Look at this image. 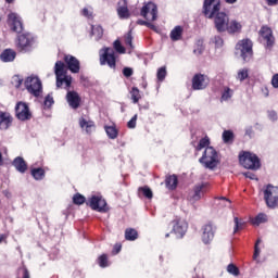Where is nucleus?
<instances>
[{"label":"nucleus","instance_id":"1","mask_svg":"<svg viewBox=\"0 0 278 278\" xmlns=\"http://www.w3.org/2000/svg\"><path fill=\"white\" fill-rule=\"evenodd\" d=\"M37 47V41L30 33H24L23 35H18L16 41V49L21 53H30Z\"/></svg>","mask_w":278,"mask_h":278},{"label":"nucleus","instance_id":"2","mask_svg":"<svg viewBox=\"0 0 278 278\" xmlns=\"http://www.w3.org/2000/svg\"><path fill=\"white\" fill-rule=\"evenodd\" d=\"M238 161L239 164L245 169L256 170L261 168V160L254 153L242 151L238 155Z\"/></svg>","mask_w":278,"mask_h":278},{"label":"nucleus","instance_id":"3","mask_svg":"<svg viewBox=\"0 0 278 278\" xmlns=\"http://www.w3.org/2000/svg\"><path fill=\"white\" fill-rule=\"evenodd\" d=\"M257 35H258L257 41L261 45H263L265 49L271 50L275 47L276 37L270 26H267V25L261 26Z\"/></svg>","mask_w":278,"mask_h":278},{"label":"nucleus","instance_id":"4","mask_svg":"<svg viewBox=\"0 0 278 278\" xmlns=\"http://www.w3.org/2000/svg\"><path fill=\"white\" fill-rule=\"evenodd\" d=\"M243 62H250L253 58V41L251 39H240L235 46Z\"/></svg>","mask_w":278,"mask_h":278},{"label":"nucleus","instance_id":"5","mask_svg":"<svg viewBox=\"0 0 278 278\" xmlns=\"http://www.w3.org/2000/svg\"><path fill=\"white\" fill-rule=\"evenodd\" d=\"M200 164L205 168L214 170L219 164L217 151L213 147L206 148V150H204V154L200 157Z\"/></svg>","mask_w":278,"mask_h":278},{"label":"nucleus","instance_id":"6","mask_svg":"<svg viewBox=\"0 0 278 278\" xmlns=\"http://www.w3.org/2000/svg\"><path fill=\"white\" fill-rule=\"evenodd\" d=\"M117 56L113 48H102L100 50V65H108L111 70L116 71Z\"/></svg>","mask_w":278,"mask_h":278},{"label":"nucleus","instance_id":"7","mask_svg":"<svg viewBox=\"0 0 278 278\" xmlns=\"http://www.w3.org/2000/svg\"><path fill=\"white\" fill-rule=\"evenodd\" d=\"M220 0H204V4L202 5V13H204V17L212 20L220 12Z\"/></svg>","mask_w":278,"mask_h":278},{"label":"nucleus","instance_id":"8","mask_svg":"<svg viewBox=\"0 0 278 278\" xmlns=\"http://www.w3.org/2000/svg\"><path fill=\"white\" fill-rule=\"evenodd\" d=\"M87 205L96 212L99 213H108L110 211V207L108 205V202L105 199H103L102 195H92L88 199Z\"/></svg>","mask_w":278,"mask_h":278},{"label":"nucleus","instance_id":"9","mask_svg":"<svg viewBox=\"0 0 278 278\" xmlns=\"http://www.w3.org/2000/svg\"><path fill=\"white\" fill-rule=\"evenodd\" d=\"M25 87L27 91L36 98H39L42 93V83L38 76H28L25 80Z\"/></svg>","mask_w":278,"mask_h":278},{"label":"nucleus","instance_id":"10","mask_svg":"<svg viewBox=\"0 0 278 278\" xmlns=\"http://www.w3.org/2000/svg\"><path fill=\"white\" fill-rule=\"evenodd\" d=\"M264 201L266 206L269 208H275L278 206V188L268 185L264 190Z\"/></svg>","mask_w":278,"mask_h":278},{"label":"nucleus","instance_id":"11","mask_svg":"<svg viewBox=\"0 0 278 278\" xmlns=\"http://www.w3.org/2000/svg\"><path fill=\"white\" fill-rule=\"evenodd\" d=\"M141 17L148 22H155L157 20V4L150 1L141 7Z\"/></svg>","mask_w":278,"mask_h":278},{"label":"nucleus","instance_id":"12","mask_svg":"<svg viewBox=\"0 0 278 278\" xmlns=\"http://www.w3.org/2000/svg\"><path fill=\"white\" fill-rule=\"evenodd\" d=\"M211 79L206 74H195L193 78H191V89L205 90L210 86Z\"/></svg>","mask_w":278,"mask_h":278},{"label":"nucleus","instance_id":"13","mask_svg":"<svg viewBox=\"0 0 278 278\" xmlns=\"http://www.w3.org/2000/svg\"><path fill=\"white\" fill-rule=\"evenodd\" d=\"M213 17H215L214 24H215V29H217V33L219 34L226 33V28L230 21L229 15L224 11H219Z\"/></svg>","mask_w":278,"mask_h":278},{"label":"nucleus","instance_id":"14","mask_svg":"<svg viewBox=\"0 0 278 278\" xmlns=\"http://www.w3.org/2000/svg\"><path fill=\"white\" fill-rule=\"evenodd\" d=\"M172 224H174L172 228V232L176 235V238L182 239L186 236V232L188 230V224L180 218H176L172 220Z\"/></svg>","mask_w":278,"mask_h":278},{"label":"nucleus","instance_id":"15","mask_svg":"<svg viewBox=\"0 0 278 278\" xmlns=\"http://www.w3.org/2000/svg\"><path fill=\"white\" fill-rule=\"evenodd\" d=\"M15 112H16V117L22 122L31 119V113L26 102H17L15 106Z\"/></svg>","mask_w":278,"mask_h":278},{"label":"nucleus","instance_id":"16","mask_svg":"<svg viewBox=\"0 0 278 278\" xmlns=\"http://www.w3.org/2000/svg\"><path fill=\"white\" fill-rule=\"evenodd\" d=\"M8 23L12 31L16 34H22L24 31V24L16 13L12 12L9 14Z\"/></svg>","mask_w":278,"mask_h":278},{"label":"nucleus","instance_id":"17","mask_svg":"<svg viewBox=\"0 0 278 278\" xmlns=\"http://www.w3.org/2000/svg\"><path fill=\"white\" fill-rule=\"evenodd\" d=\"M216 227L212 223H208L202 227V242L210 244L215 238Z\"/></svg>","mask_w":278,"mask_h":278},{"label":"nucleus","instance_id":"18","mask_svg":"<svg viewBox=\"0 0 278 278\" xmlns=\"http://www.w3.org/2000/svg\"><path fill=\"white\" fill-rule=\"evenodd\" d=\"M208 184H199L193 187V192L189 193V201H200L204 193L207 192Z\"/></svg>","mask_w":278,"mask_h":278},{"label":"nucleus","instance_id":"19","mask_svg":"<svg viewBox=\"0 0 278 278\" xmlns=\"http://www.w3.org/2000/svg\"><path fill=\"white\" fill-rule=\"evenodd\" d=\"M64 62L67 65V68L73 73V74H78L80 71V61L76 59V56H73V54H65L64 56Z\"/></svg>","mask_w":278,"mask_h":278},{"label":"nucleus","instance_id":"20","mask_svg":"<svg viewBox=\"0 0 278 278\" xmlns=\"http://www.w3.org/2000/svg\"><path fill=\"white\" fill-rule=\"evenodd\" d=\"M66 100L73 110H77L81 104V98L77 91H67Z\"/></svg>","mask_w":278,"mask_h":278},{"label":"nucleus","instance_id":"21","mask_svg":"<svg viewBox=\"0 0 278 278\" xmlns=\"http://www.w3.org/2000/svg\"><path fill=\"white\" fill-rule=\"evenodd\" d=\"M73 78L72 76H67V74L56 76V88L58 89H65L70 91L72 87Z\"/></svg>","mask_w":278,"mask_h":278},{"label":"nucleus","instance_id":"22","mask_svg":"<svg viewBox=\"0 0 278 278\" xmlns=\"http://www.w3.org/2000/svg\"><path fill=\"white\" fill-rule=\"evenodd\" d=\"M242 24L241 22H237V20H229L226 28H225V31L228 34V35H238V34H241L242 33Z\"/></svg>","mask_w":278,"mask_h":278},{"label":"nucleus","instance_id":"23","mask_svg":"<svg viewBox=\"0 0 278 278\" xmlns=\"http://www.w3.org/2000/svg\"><path fill=\"white\" fill-rule=\"evenodd\" d=\"M13 123V117L11 115V113H5L3 111H1L0 113V129L1 130H8Z\"/></svg>","mask_w":278,"mask_h":278},{"label":"nucleus","instance_id":"24","mask_svg":"<svg viewBox=\"0 0 278 278\" xmlns=\"http://www.w3.org/2000/svg\"><path fill=\"white\" fill-rule=\"evenodd\" d=\"M16 58V52L15 50H12V48H7L5 50H3V52L0 54V60L3 63H11L14 62Z\"/></svg>","mask_w":278,"mask_h":278},{"label":"nucleus","instance_id":"25","mask_svg":"<svg viewBox=\"0 0 278 278\" xmlns=\"http://www.w3.org/2000/svg\"><path fill=\"white\" fill-rule=\"evenodd\" d=\"M117 15L119 18H129L130 13L125 0L117 2Z\"/></svg>","mask_w":278,"mask_h":278},{"label":"nucleus","instance_id":"26","mask_svg":"<svg viewBox=\"0 0 278 278\" xmlns=\"http://www.w3.org/2000/svg\"><path fill=\"white\" fill-rule=\"evenodd\" d=\"M178 186V177L176 175H169L165 177V187L169 190H176Z\"/></svg>","mask_w":278,"mask_h":278},{"label":"nucleus","instance_id":"27","mask_svg":"<svg viewBox=\"0 0 278 278\" xmlns=\"http://www.w3.org/2000/svg\"><path fill=\"white\" fill-rule=\"evenodd\" d=\"M13 166L16 168L17 172L24 174L27 170V163L24 161L23 157H16L13 161Z\"/></svg>","mask_w":278,"mask_h":278},{"label":"nucleus","instance_id":"28","mask_svg":"<svg viewBox=\"0 0 278 278\" xmlns=\"http://www.w3.org/2000/svg\"><path fill=\"white\" fill-rule=\"evenodd\" d=\"M182 26H175L172 33H169V38L172 39V41H179L182 38Z\"/></svg>","mask_w":278,"mask_h":278},{"label":"nucleus","instance_id":"29","mask_svg":"<svg viewBox=\"0 0 278 278\" xmlns=\"http://www.w3.org/2000/svg\"><path fill=\"white\" fill-rule=\"evenodd\" d=\"M79 126H80L83 129L86 128V132H87L88 135H90V134L92 132L91 129L96 127V124H94V122H92V121L87 122V119H85V117H80V119H79Z\"/></svg>","mask_w":278,"mask_h":278},{"label":"nucleus","instance_id":"30","mask_svg":"<svg viewBox=\"0 0 278 278\" xmlns=\"http://www.w3.org/2000/svg\"><path fill=\"white\" fill-rule=\"evenodd\" d=\"M222 140L225 144H232L235 142V134L232 130H225L222 134Z\"/></svg>","mask_w":278,"mask_h":278},{"label":"nucleus","instance_id":"31","mask_svg":"<svg viewBox=\"0 0 278 278\" xmlns=\"http://www.w3.org/2000/svg\"><path fill=\"white\" fill-rule=\"evenodd\" d=\"M139 235L138 231L134 228H126V231L124 232V238H126V241H136L138 239Z\"/></svg>","mask_w":278,"mask_h":278},{"label":"nucleus","instance_id":"32","mask_svg":"<svg viewBox=\"0 0 278 278\" xmlns=\"http://www.w3.org/2000/svg\"><path fill=\"white\" fill-rule=\"evenodd\" d=\"M66 65L63 61H56L55 63V76L60 77L62 75H66Z\"/></svg>","mask_w":278,"mask_h":278},{"label":"nucleus","instance_id":"33","mask_svg":"<svg viewBox=\"0 0 278 278\" xmlns=\"http://www.w3.org/2000/svg\"><path fill=\"white\" fill-rule=\"evenodd\" d=\"M132 41H134L132 33H131V30H128V33H126V35H124V45H126V47L130 48V50H134L135 46H134Z\"/></svg>","mask_w":278,"mask_h":278},{"label":"nucleus","instance_id":"34","mask_svg":"<svg viewBox=\"0 0 278 278\" xmlns=\"http://www.w3.org/2000/svg\"><path fill=\"white\" fill-rule=\"evenodd\" d=\"M138 191H139V194H142L146 199L148 200L153 199V192L148 186L140 187Z\"/></svg>","mask_w":278,"mask_h":278},{"label":"nucleus","instance_id":"35","mask_svg":"<svg viewBox=\"0 0 278 278\" xmlns=\"http://www.w3.org/2000/svg\"><path fill=\"white\" fill-rule=\"evenodd\" d=\"M105 131L110 139L115 140L118 137V130L116 126H105Z\"/></svg>","mask_w":278,"mask_h":278},{"label":"nucleus","instance_id":"36","mask_svg":"<svg viewBox=\"0 0 278 278\" xmlns=\"http://www.w3.org/2000/svg\"><path fill=\"white\" fill-rule=\"evenodd\" d=\"M248 78H249V70L247 67H243L242 70H239L237 72L236 79L239 80L240 83L244 81Z\"/></svg>","mask_w":278,"mask_h":278},{"label":"nucleus","instance_id":"37","mask_svg":"<svg viewBox=\"0 0 278 278\" xmlns=\"http://www.w3.org/2000/svg\"><path fill=\"white\" fill-rule=\"evenodd\" d=\"M31 175L36 180H42L46 177V172L43 168H34Z\"/></svg>","mask_w":278,"mask_h":278},{"label":"nucleus","instance_id":"38","mask_svg":"<svg viewBox=\"0 0 278 278\" xmlns=\"http://www.w3.org/2000/svg\"><path fill=\"white\" fill-rule=\"evenodd\" d=\"M130 99H132V103L135 104L141 99L140 89H138V87H132V90H130Z\"/></svg>","mask_w":278,"mask_h":278},{"label":"nucleus","instance_id":"39","mask_svg":"<svg viewBox=\"0 0 278 278\" xmlns=\"http://www.w3.org/2000/svg\"><path fill=\"white\" fill-rule=\"evenodd\" d=\"M211 141L208 137H204L200 139V143H198V147H195V151L200 152L204 148H210Z\"/></svg>","mask_w":278,"mask_h":278},{"label":"nucleus","instance_id":"40","mask_svg":"<svg viewBox=\"0 0 278 278\" xmlns=\"http://www.w3.org/2000/svg\"><path fill=\"white\" fill-rule=\"evenodd\" d=\"M233 224H235L233 233H236L240 230H243L245 227V223L242 219H239L238 217L233 218Z\"/></svg>","mask_w":278,"mask_h":278},{"label":"nucleus","instance_id":"41","mask_svg":"<svg viewBox=\"0 0 278 278\" xmlns=\"http://www.w3.org/2000/svg\"><path fill=\"white\" fill-rule=\"evenodd\" d=\"M92 35L96 37L97 40H100L104 35L102 26H92Z\"/></svg>","mask_w":278,"mask_h":278},{"label":"nucleus","instance_id":"42","mask_svg":"<svg viewBox=\"0 0 278 278\" xmlns=\"http://www.w3.org/2000/svg\"><path fill=\"white\" fill-rule=\"evenodd\" d=\"M113 47H114L115 52H117L119 54L126 53V48H124V46H122V42L119 41V39H115Z\"/></svg>","mask_w":278,"mask_h":278},{"label":"nucleus","instance_id":"43","mask_svg":"<svg viewBox=\"0 0 278 278\" xmlns=\"http://www.w3.org/2000/svg\"><path fill=\"white\" fill-rule=\"evenodd\" d=\"M73 203L75 205H83V204H87V200L84 195H81L80 193H76L73 198Z\"/></svg>","mask_w":278,"mask_h":278},{"label":"nucleus","instance_id":"44","mask_svg":"<svg viewBox=\"0 0 278 278\" xmlns=\"http://www.w3.org/2000/svg\"><path fill=\"white\" fill-rule=\"evenodd\" d=\"M98 264L100 265V267L105 268L110 266V262H109V256L106 254H102L99 258H98Z\"/></svg>","mask_w":278,"mask_h":278},{"label":"nucleus","instance_id":"45","mask_svg":"<svg viewBox=\"0 0 278 278\" xmlns=\"http://www.w3.org/2000/svg\"><path fill=\"white\" fill-rule=\"evenodd\" d=\"M232 97V91L230 87H225L222 93V101H228Z\"/></svg>","mask_w":278,"mask_h":278},{"label":"nucleus","instance_id":"46","mask_svg":"<svg viewBox=\"0 0 278 278\" xmlns=\"http://www.w3.org/2000/svg\"><path fill=\"white\" fill-rule=\"evenodd\" d=\"M166 75V67H159V71L156 72V79H159V81H164Z\"/></svg>","mask_w":278,"mask_h":278},{"label":"nucleus","instance_id":"47","mask_svg":"<svg viewBox=\"0 0 278 278\" xmlns=\"http://www.w3.org/2000/svg\"><path fill=\"white\" fill-rule=\"evenodd\" d=\"M227 273H229V274H231L233 276H239L240 275L239 268L236 265H233V264H229L227 266Z\"/></svg>","mask_w":278,"mask_h":278},{"label":"nucleus","instance_id":"48","mask_svg":"<svg viewBox=\"0 0 278 278\" xmlns=\"http://www.w3.org/2000/svg\"><path fill=\"white\" fill-rule=\"evenodd\" d=\"M261 243V240L257 239L254 245V252H253V261H257L261 254V250L258 248V244Z\"/></svg>","mask_w":278,"mask_h":278},{"label":"nucleus","instance_id":"49","mask_svg":"<svg viewBox=\"0 0 278 278\" xmlns=\"http://www.w3.org/2000/svg\"><path fill=\"white\" fill-rule=\"evenodd\" d=\"M137 119L138 115H132V117H130L128 121V124H126V127H128V129H135L137 126Z\"/></svg>","mask_w":278,"mask_h":278},{"label":"nucleus","instance_id":"50","mask_svg":"<svg viewBox=\"0 0 278 278\" xmlns=\"http://www.w3.org/2000/svg\"><path fill=\"white\" fill-rule=\"evenodd\" d=\"M137 25L146 26L150 29H155L154 24H151V22H149L148 20H137Z\"/></svg>","mask_w":278,"mask_h":278},{"label":"nucleus","instance_id":"51","mask_svg":"<svg viewBox=\"0 0 278 278\" xmlns=\"http://www.w3.org/2000/svg\"><path fill=\"white\" fill-rule=\"evenodd\" d=\"M267 222V216L265 214H258L255 219H254V224H263Z\"/></svg>","mask_w":278,"mask_h":278},{"label":"nucleus","instance_id":"52","mask_svg":"<svg viewBox=\"0 0 278 278\" xmlns=\"http://www.w3.org/2000/svg\"><path fill=\"white\" fill-rule=\"evenodd\" d=\"M122 75L126 78H130L134 75L132 67H124V70H122Z\"/></svg>","mask_w":278,"mask_h":278},{"label":"nucleus","instance_id":"53","mask_svg":"<svg viewBox=\"0 0 278 278\" xmlns=\"http://www.w3.org/2000/svg\"><path fill=\"white\" fill-rule=\"evenodd\" d=\"M213 42L215 43V47L217 48H222L224 46V39L223 37H219V35L215 36V38H213Z\"/></svg>","mask_w":278,"mask_h":278},{"label":"nucleus","instance_id":"54","mask_svg":"<svg viewBox=\"0 0 278 278\" xmlns=\"http://www.w3.org/2000/svg\"><path fill=\"white\" fill-rule=\"evenodd\" d=\"M217 200H219V206L222 207H228L231 205V202L227 198L222 197Z\"/></svg>","mask_w":278,"mask_h":278},{"label":"nucleus","instance_id":"55","mask_svg":"<svg viewBox=\"0 0 278 278\" xmlns=\"http://www.w3.org/2000/svg\"><path fill=\"white\" fill-rule=\"evenodd\" d=\"M53 103H54V98H52L51 96H50V93L46 97V100H45V105L47 106V108H51L52 105H53Z\"/></svg>","mask_w":278,"mask_h":278},{"label":"nucleus","instance_id":"56","mask_svg":"<svg viewBox=\"0 0 278 278\" xmlns=\"http://www.w3.org/2000/svg\"><path fill=\"white\" fill-rule=\"evenodd\" d=\"M270 84L273 88H278V74H274V76L271 77Z\"/></svg>","mask_w":278,"mask_h":278},{"label":"nucleus","instance_id":"57","mask_svg":"<svg viewBox=\"0 0 278 278\" xmlns=\"http://www.w3.org/2000/svg\"><path fill=\"white\" fill-rule=\"evenodd\" d=\"M268 118L273 122L278 119V114L276 113V111H268Z\"/></svg>","mask_w":278,"mask_h":278},{"label":"nucleus","instance_id":"58","mask_svg":"<svg viewBox=\"0 0 278 278\" xmlns=\"http://www.w3.org/2000/svg\"><path fill=\"white\" fill-rule=\"evenodd\" d=\"M243 176H244L245 178L251 179V180H257L256 175H254L253 173H250V172L244 173Z\"/></svg>","mask_w":278,"mask_h":278},{"label":"nucleus","instance_id":"59","mask_svg":"<svg viewBox=\"0 0 278 278\" xmlns=\"http://www.w3.org/2000/svg\"><path fill=\"white\" fill-rule=\"evenodd\" d=\"M21 271H22L23 278H30V275L27 268H23Z\"/></svg>","mask_w":278,"mask_h":278},{"label":"nucleus","instance_id":"60","mask_svg":"<svg viewBox=\"0 0 278 278\" xmlns=\"http://www.w3.org/2000/svg\"><path fill=\"white\" fill-rule=\"evenodd\" d=\"M83 14H84V16H86V17H91V16H92V14L90 13V11H89L88 8H84V9H83Z\"/></svg>","mask_w":278,"mask_h":278},{"label":"nucleus","instance_id":"61","mask_svg":"<svg viewBox=\"0 0 278 278\" xmlns=\"http://www.w3.org/2000/svg\"><path fill=\"white\" fill-rule=\"evenodd\" d=\"M122 250V245L121 244H115L114 250H113V254H118Z\"/></svg>","mask_w":278,"mask_h":278},{"label":"nucleus","instance_id":"62","mask_svg":"<svg viewBox=\"0 0 278 278\" xmlns=\"http://www.w3.org/2000/svg\"><path fill=\"white\" fill-rule=\"evenodd\" d=\"M267 5L273 7L278 4V0H266Z\"/></svg>","mask_w":278,"mask_h":278},{"label":"nucleus","instance_id":"63","mask_svg":"<svg viewBox=\"0 0 278 278\" xmlns=\"http://www.w3.org/2000/svg\"><path fill=\"white\" fill-rule=\"evenodd\" d=\"M8 239L7 235H0V243Z\"/></svg>","mask_w":278,"mask_h":278},{"label":"nucleus","instance_id":"64","mask_svg":"<svg viewBox=\"0 0 278 278\" xmlns=\"http://www.w3.org/2000/svg\"><path fill=\"white\" fill-rule=\"evenodd\" d=\"M238 0H225L227 4H235Z\"/></svg>","mask_w":278,"mask_h":278}]
</instances>
